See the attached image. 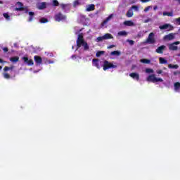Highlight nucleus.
Listing matches in <instances>:
<instances>
[{"mask_svg":"<svg viewBox=\"0 0 180 180\" xmlns=\"http://www.w3.org/2000/svg\"><path fill=\"white\" fill-rule=\"evenodd\" d=\"M112 16L113 14H111L107 18H105L101 23V26H105V25H106V23H108V22L112 19Z\"/></svg>","mask_w":180,"mask_h":180,"instance_id":"nucleus-13","label":"nucleus"},{"mask_svg":"<svg viewBox=\"0 0 180 180\" xmlns=\"http://www.w3.org/2000/svg\"><path fill=\"white\" fill-rule=\"evenodd\" d=\"M130 9H131V11L134 9L136 12H139V7L137 6H132Z\"/></svg>","mask_w":180,"mask_h":180,"instance_id":"nucleus-34","label":"nucleus"},{"mask_svg":"<svg viewBox=\"0 0 180 180\" xmlns=\"http://www.w3.org/2000/svg\"><path fill=\"white\" fill-rule=\"evenodd\" d=\"M159 63H160V64H167L168 60H167L164 58L160 57V58H159Z\"/></svg>","mask_w":180,"mask_h":180,"instance_id":"nucleus-21","label":"nucleus"},{"mask_svg":"<svg viewBox=\"0 0 180 180\" xmlns=\"http://www.w3.org/2000/svg\"><path fill=\"white\" fill-rule=\"evenodd\" d=\"M146 72H147L148 74H150V73L153 74V72H154V70L147 68V69H146Z\"/></svg>","mask_w":180,"mask_h":180,"instance_id":"nucleus-35","label":"nucleus"},{"mask_svg":"<svg viewBox=\"0 0 180 180\" xmlns=\"http://www.w3.org/2000/svg\"><path fill=\"white\" fill-rule=\"evenodd\" d=\"M103 70L106 71L108 70H110V68H113V63L108 61L103 60L102 64Z\"/></svg>","mask_w":180,"mask_h":180,"instance_id":"nucleus-4","label":"nucleus"},{"mask_svg":"<svg viewBox=\"0 0 180 180\" xmlns=\"http://www.w3.org/2000/svg\"><path fill=\"white\" fill-rule=\"evenodd\" d=\"M151 8H153V6H147V7L144 9V12H148V11H150V9H151Z\"/></svg>","mask_w":180,"mask_h":180,"instance_id":"nucleus-39","label":"nucleus"},{"mask_svg":"<svg viewBox=\"0 0 180 180\" xmlns=\"http://www.w3.org/2000/svg\"><path fill=\"white\" fill-rule=\"evenodd\" d=\"M49 22V20L47 18H42L40 19L41 23H47Z\"/></svg>","mask_w":180,"mask_h":180,"instance_id":"nucleus-31","label":"nucleus"},{"mask_svg":"<svg viewBox=\"0 0 180 180\" xmlns=\"http://www.w3.org/2000/svg\"><path fill=\"white\" fill-rule=\"evenodd\" d=\"M123 25H124V26H129V27H132L134 26V22H133V21L131 20H125L123 22Z\"/></svg>","mask_w":180,"mask_h":180,"instance_id":"nucleus-15","label":"nucleus"},{"mask_svg":"<svg viewBox=\"0 0 180 180\" xmlns=\"http://www.w3.org/2000/svg\"><path fill=\"white\" fill-rule=\"evenodd\" d=\"M146 81L155 84V82H162L164 80L161 78L155 77V75H150L147 77Z\"/></svg>","mask_w":180,"mask_h":180,"instance_id":"nucleus-2","label":"nucleus"},{"mask_svg":"<svg viewBox=\"0 0 180 180\" xmlns=\"http://www.w3.org/2000/svg\"><path fill=\"white\" fill-rule=\"evenodd\" d=\"M81 40H84V36L82 35V34H79L77 41H81Z\"/></svg>","mask_w":180,"mask_h":180,"instance_id":"nucleus-33","label":"nucleus"},{"mask_svg":"<svg viewBox=\"0 0 180 180\" xmlns=\"http://www.w3.org/2000/svg\"><path fill=\"white\" fill-rule=\"evenodd\" d=\"M134 13H133V10H131V8H130L129 10H128V11L126 13V16L127 18H132L133 17Z\"/></svg>","mask_w":180,"mask_h":180,"instance_id":"nucleus-19","label":"nucleus"},{"mask_svg":"<svg viewBox=\"0 0 180 180\" xmlns=\"http://www.w3.org/2000/svg\"><path fill=\"white\" fill-rule=\"evenodd\" d=\"M157 74H162V70H159L156 71Z\"/></svg>","mask_w":180,"mask_h":180,"instance_id":"nucleus-47","label":"nucleus"},{"mask_svg":"<svg viewBox=\"0 0 180 180\" xmlns=\"http://www.w3.org/2000/svg\"><path fill=\"white\" fill-rule=\"evenodd\" d=\"M160 30H172L174 29V27L169 24H165L163 25H160L159 27Z\"/></svg>","mask_w":180,"mask_h":180,"instance_id":"nucleus-7","label":"nucleus"},{"mask_svg":"<svg viewBox=\"0 0 180 180\" xmlns=\"http://www.w3.org/2000/svg\"><path fill=\"white\" fill-rule=\"evenodd\" d=\"M3 51H4V53H8V51H9V49H8V47H4L3 48Z\"/></svg>","mask_w":180,"mask_h":180,"instance_id":"nucleus-42","label":"nucleus"},{"mask_svg":"<svg viewBox=\"0 0 180 180\" xmlns=\"http://www.w3.org/2000/svg\"><path fill=\"white\" fill-rule=\"evenodd\" d=\"M13 67H8V66H5L4 68V72H6L7 71H9V70H13Z\"/></svg>","mask_w":180,"mask_h":180,"instance_id":"nucleus-32","label":"nucleus"},{"mask_svg":"<svg viewBox=\"0 0 180 180\" xmlns=\"http://www.w3.org/2000/svg\"><path fill=\"white\" fill-rule=\"evenodd\" d=\"M4 77L6 79H9V78H11V75L6 72L4 73Z\"/></svg>","mask_w":180,"mask_h":180,"instance_id":"nucleus-37","label":"nucleus"},{"mask_svg":"<svg viewBox=\"0 0 180 180\" xmlns=\"http://www.w3.org/2000/svg\"><path fill=\"white\" fill-rule=\"evenodd\" d=\"M71 58H72V60H74V58H77V56L76 55H72L71 56Z\"/></svg>","mask_w":180,"mask_h":180,"instance_id":"nucleus-50","label":"nucleus"},{"mask_svg":"<svg viewBox=\"0 0 180 180\" xmlns=\"http://www.w3.org/2000/svg\"><path fill=\"white\" fill-rule=\"evenodd\" d=\"M107 49H113V45H110V46H108Z\"/></svg>","mask_w":180,"mask_h":180,"instance_id":"nucleus-52","label":"nucleus"},{"mask_svg":"<svg viewBox=\"0 0 180 180\" xmlns=\"http://www.w3.org/2000/svg\"><path fill=\"white\" fill-rule=\"evenodd\" d=\"M113 68H116V66L115 65H113Z\"/></svg>","mask_w":180,"mask_h":180,"instance_id":"nucleus-58","label":"nucleus"},{"mask_svg":"<svg viewBox=\"0 0 180 180\" xmlns=\"http://www.w3.org/2000/svg\"><path fill=\"white\" fill-rule=\"evenodd\" d=\"M146 43H148V44H154V43H155V39L154 38L153 32H150L149 34L148 37L146 39Z\"/></svg>","mask_w":180,"mask_h":180,"instance_id":"nucleus-6","label":"nucleus"},{"mask_svg":"<svg viewBox=\"0 0 180 180\" xmlns=\"http://www.w3.org/2000/svg\"><path fill=\"white\" fill-rule=\"evenodd\" d=\"M34 60L37 65H40V64H41L43 63V59L41 58V57H40L39 56H34Z\"/></svg>","mask_w":180,"mask_h":180,"instance_id":"nucleus-9","label":"nucleus"},{"mask_svg":"<svg viewBox=\"0 0 180 180\" xmlns=\"http://www.w3.org/2000/svg\"><path fill=\"white\" fill-rule=\"evenodd\" d=\"M17 5H19L20 8H23V4L20 1L17 2Z\"/></svg>","mask_w":180,"mask_h":180,"instance_id":"nucleus-41","label":"nucleus"},{"mask_svg":"<svg viewBox=\"0 0 180 180\" xmlns=\"http://www.w3.org/2000/svg\"><path fill=\"white\" fill-rule=\"evenodd\" d=\"M164 70H167V68H164Z\"/></svg>","mask_w":180,"mask_h":180,"instance_id":"nucleus-59","label":"nucleus"},{"mask_svg":"<svg viewBox=\"0 0 180 180\" xmlns=\"http://www.w3.org/2000/svg\"><path fill=\"white\" fill-rule=\"evenodd\" d=\"M129 43L130 46H133V44H134V41H133V40H129Z\"/></svg>","mask_w":180,"mask_h":180,"instance_id":"nucleus-45","label":"nucleus"},{"mask_svg":"<svg viewBox=\"0 0 180 180\" xmlns=\"http://www.w3.org/2000/svg\"><path fill=\"white\" fill-rule=\"evenodd\" d=\"M164 50H165V45H162L156 49V53L158 54H162L164 53Z\"/></svg>","mask_w":180,"mask_h":180,"instance_id":"nucleus-12","label":"nucleus"},{"mask_svg":"<svg viewBox=\"0 0 180 180\" xmlns=\"http://www.w3.org/2000/svg\"><path fill=\"white\" fill-rule=\"evenodd\" d=\"M174 75H180V71H175V72H174Z\"/></svg>","mask_w":180,"mask_h":180,"instance_id":"nucleus-43","label":"nucleus"},{"mask_svg":"<svg viewBox=\"0 0 180 180\" xmlns=\"http://www.w3.org/2000/svg\"><path fill=\"white\" fill-rule=\"evenodd\" d=\"M99 59L94 58L92 60V64L94 67H96L98 70L101 68V65H99Z\"/></svg>","mask_w":180,"mask_h":180,"instance_id":"nucleus-11","label":"nucleus"},{"mask_svg":"<svg viewBox=\"0 0 180 180\" xmlns=\"http://www.w3.org/2000/svg\"><path fill=\"white\" fill-rule=\"evenodd\" d=\"M158 9V6H155L153 7V11H157Z\"/></svg>","mask_w":180,"mask_h":180,"instance_id":"nucleus-49","label":"nucleus"},{"mask_svg":"<svg viewBox=\"0 0 180 180\" xmlns=\"http://www.w3.org/2000/svg\"><path fill=\"white\" fill-rule=\"evenodd\" d=\"M113 56H120V51H114Z\"/></svg>","mask_w":180,"mask_h":180,"instance_id":"nucleus-38","label":"nucleus"},{"mask_svg":"<svg viewBox=\"0 0 180 180\" xmlns=\"http://www.w3.org/2000/svg\"><path fill=\"white\" fill-rule=\"evenodd\" d=\"M165 40H174V37L172 34H169L164 37Z\"/></svg>","mask_w":180,"mask_h":180,"instance_id":"nucleus-18","label":"nucleus"},{"mask_svg":"<svg viewBox=\"0 0 180 180\" xmlns=\"http://www.w3.org/2000/svg\"><path fill=\"white\" fill-rule=\"evenodd\" d=\"M86 11L87 12H91V11H95V4H90L86 8Z\"/></svg>","mask_w":180,"mask_h":180,"instance_id":"nucleus-17","label":"nucleus"},{"mask_svg":"<svg viewBox=\"0 0 180 180\" xmlns=\"http://www.w3.org/2000/svg\"><path fill=\"white\" fill-rule=\"evenodd\" d=\"M47 8V3L46 2H42L38 6V9L40 11L43 9H46Z\"/></svg>","mask_w":180,"mask_h":180,"instance_id":"nucleus-14","label":"nucleus"},{"mask_svg":"<svg viewBox=\"0 0 180 180\" xmlns=\"http://www.w3.org/2000/svg\"><path fill=\"white\" fill-rule=\"evenodd\" d=\"M129 77H131V78H133V79H136V81H139L140 79V75L136 72L130 73Z\"/></svg>","mask_w":180,"mask_h":180,"instance_id":"nucleus-10","label":"nucleus"},{"mask_svg":"<svg viewBox=\"0 0 180 180\" xmlns=\"http://www.w3.org/2000/svg\"><path fill=\"white\" fill-rule=\"evenodd\" d=\"M110 54V56H113V51H111Z\"/></svg>","mask_w":180,"mask_h":180,"instance_id":"nucleus-55","label":"nucleus"},{"mask_svg":"<svg viewBox=\"0 0 180 180\" xmlns=\"http://www.w3.org/2000/svg\"><path fill=\"white\" fill-rule=\"evenodd\" d=\"M61 7L63 9H64L65 8V4H61Z\"/></svg>","mask_w":180,"mask_h":180,"instance_id":"nucleus-51","label":"nucleus"},{"mask_svg":"<svg viewBox=\"0 0 180 180\" xmlns=\"http://www.w3.org/2000/svg\"><path fill=\"white\" fill-rule=\"evenodd\" d=\"M10 61H11V63H18V61H19V56L10 58Z\"/></svg>","mask_w":180,"mask_h":180,"instance_id":"nucleus-20","label":"nucleus"},{"mask_svg":"<svg viewBox=\"0 0 180 180\" xmlns=\"http://www.w3.org/2000/svg\"><path fill=\"white\" fill-rule=\"evenodd\" d=\"M180 88V83L179 82H176L174 83V89L175 91H178V89H179Z\"/></svg>","mask_w":180,"mask_h":180,"instance_id":"nucleus-29","label":"nucleus"},{"mask_svg":"<svg viewBox=\"0 0 180 180\" xmlns=\"http://www.w3.org/2000/svg\"><path fill=\"white\" fill-rule=\"evenodd\" d=\"M58 5H60V3H58V1H57V0H53V6H58Z\"/></svg>","mask_w":180,"mask_h":180,"instance_id":"nucleus-36","label":"nucleus"},{"mask_svg":"<svg viewBox=\"0 0 180 180\" xmlns=\"http://www.w3.org/2000/svg\"><path fill=\"white\" fill-rule=\"evenodd\" d=\"M103 54H105V51H98L96 53V57H101Z\"/></svg>","mask_w":180,"mask_h":180,"instance_id":"nucleus-28","label":"nucleus"},{"mask_svg":"<svg viewBox=\"0 0 180 180\" xmlns=\"http://www.w3.org/2000/svg\"><path fill=\"white\" fill-rule=\"evenodd\" d=\"M140 61L143 64H150V63H151V60L150 59H141Z\"/></svg>","mask_w":180,"mask_h":180,"instance_id":"nucleus-25","label":"nucleus"},{"mask_svg":"<svg viewBox=\"0 0 180 180\" xmlns=\"http://www.w3.org/2000/svg\"><path fill=\"white\" fill-rule=\"evenodd\" d=\"M169 49L172 51H176V50H178V46L172 43L169 44Z\"/></svg>","mask_w":180,"mask_h":180,"instance_id":"nucleus-16","label":"nucleus"},{"mask_svg":"<svg viewBox=\"0 0 180 180\" xmlns=\"http://www.w3.org/2000/svg\"><path fill=\"white\" fill-rule=\"evenodd\" d=\"M109 39H113V36L111 34L107 33L102 37H97L96 41L99 43V41H103V40H109Z\"/></svg>","mask_w":180,"mask_h":180,"instance_id":"nucleus-3","label":"nucleus"},{"mask_svg":"<svg viewBox=\"0 0 180 180\" xmlns=\"http://www.w3.org/2000/svg\"><path fill=\"white\" fill-rule=\"evenodd\" d=\"M148 22H150V19H147L145 20V23H148Z\"/></svg>","mask_w":180,"mask_h":180,"instance_id":"nucleus-53","label":"nucleus"},{"mask_svg":"<svg viewBox=\"0 0 180 180\" xmlns=\"http://www.w3.org/2000/svg\"><path fill=\"white\" fill-rule=\"evenodd\" d=\"M1 70H2V66H0V71H1Z\"/></svg>","mask_w":180,"mask_h":180,"instance_id":"nucleus-57","label":"nucleus"},{"mask_svg":"<svg viewBox=\"0 0 180 180\" xmlns=\"http://www.w3.org/2000/svg\"><path fill=\"white\" fill-rule=\"evenodd\" d=\"M76 44L77 49H80V47L83 46L85 51H88V50H89V45H88V43L84 39L76 41Z\"/></svg>","mask_w":180,"mask_h":180,"instance_id":"nucleus-1","label":"nucleus"},{"mask_svg":"<svg viewBox=\"0 0 180 180\" xmlns=\"http://www.w3.org/2000/svg\"><path fill=\"white\" fill-rule=\"evenodd\" d=\"M22 60L25 64H27L28 65H33L34 64V63L33 62V60L29 59V58L26 56L22 57Z\"/></svg>","mask_w":180,"mask_h":180,"instance_id":"nucleus-8","label":"nucleus"},{"mask_svg":"<svg viewBox=\"0 0 180 180\" xmlns=\"http://www.w3.org/2000/svg\"><path fill=\"white\" fill-rule=\"evenodd\" d=\"M168 68L178 70V68H179V66L178 65L169 64Z\"/></svg>","mask_w":180,"mask_h":180,"instance_id":"nucleus-24","label":"nucleus"},{"mask_svg":"<svg viewBox=\"0 0 180 180\" xmlns=\"http://www.w3.org/2000/svg\"><path fill=\"white\" fill-rule=\"evenodd\" d=\"M117 36H127L126 31H120L117 33Z\"/></svg>","mask_w":180,"mask_h":180,"instance_id":"nucleus-27","label":"nucleus"},{"mask_svg":"<svg viewBox=\"0 0 180 180\" xmlns=\"http://www.w3.org/2000/svg\"><path fill=\"white\" fill-rule=\"evenodd\" d=\"M2 4H4V1H0V4L2 5Z\"/></svg>","mask_w":180,"mask_h":180,"instance_id":"nucleus-56","label":"nucleus"},{"mask_svg":"<svg viewBox=\"0 0 180 180\" xmlns=\"http://www.w3.org/2000/svg\"><path fill=\"white\" fill-rule=\"evenodd\" d=\"M176 22L178 23V25H180V17L176 19Z\"/></svg>","mask_w":180,"mask_h":180,"instance_id":"nucleus-46","label":"nucleus"},{"mask_svg":"<svg viewBox=\"0 0 180 180\" xmlns=\"http://www.w3.org/2000/svg\"><path fill=\"white\" fill-rule=\"evenodd\" d=\"M24 8L23 7H19V8H15V11H24Z\"/></svg>","mask_w":180,"mask_h":180,"instance_id":"nucleus-40","label":"nucleus"},{"mask_svg":"<svg viewBox=\"0 0 180 180\" xmlns=\"http://www.w3.org/2000/svg\"><path fill=\"white\" fill-rule=\"evenodd\" d=\"M28 15H30L28 22H32V20H33V18L34 16V13H33L32 11H30L28 13Z\"/></svg>","mask_w":180,"mask_h":180,"instance_id":"nucleus-22","label":"nucleus"},{"mask_svg":"<svg viewBox=\"0 0 180 180\" xmlns=\"http://www.w3.org/2000/svg\"><path fill=\"white\" fill-rule=\"evenodd\" d=\"M150 1L151 0H141V2H142L143 4H146L147 2H150Z\"/></svg>","mask_w":180,"mask_h":180,"instance_id":"nucleus-44","label":"nucleus"},{"mask_svg":"<svg viewBox=\"0 0 180 180\" xmlns=\"http://www.w3.org/2000/svg\"><path fill=\"white\" fill-rule=\"evenodd\" d=\"M4 18H5V19H6L7 20H11V16L9 15V14L5 13L3 14Z\"/></svg>","mask_w":180,"mask_h":180,"instance_id":"nucleus-30","label":"nucleus"},{"mask_svg":"<svg viewBox=\"0 0 180 180\" xmlns=\"http://www.w3.org/2000/svg\"><path fill=\"white\" fill-rule=\"evenodd\" d=\"M163 16H170V17H172L174 16V12L171 11V12H167V11H165L163 12Z\"/></svg>","mask_w":180,"mask_h":180,"instance_id":"nucleus-23","label":"nucleus"},{"mask_svg":"<svg viewBox=\"0 0 180 180\" xmlns=\"http://www.w3.org/2000/svg\"><path fill=\"white\" fill-rule=\"evenodd\" d=\"M173 44H174V46H176V45L179 44L180 42L179 41H175V42H173Z\"/></svg>","mask_w":180,"mask_h":180,"instance_id":"nucleus-48","label":"nucleus"},{"mask_svg":"<svg viewBox=\"0 0 180 180\" xmlns=\"http://www.w3.org/2000/svg\"><path fill=\"white\" fill-rule=\"evenodd\" d=\"M79 5H81V3L79 0H76L73 2V7L77 8V6H79Z\"/></svg>","mask_w":180,"mask_h":180,"instance_id":"nucleus-26","label":"nucleus"},{"mask_svg":"<svg viewBox=\"0 0 180 180\" xmlns=\"http://www.w3.org/2000/svg\"><path fill=\"white\" fill-rule=\"evenodd\" d=\"M54 19L56 22H61V20H65V19H67V17L61 13H58L55 15Z\"/></svg>","mask_w":180,"mask_h":180,"instance_id":"nucleus-5","label":"nucleus"},{"mask_svg":"<svg viewBox=\"0 0 180 180\" xmlns=\"http://www.w3.org/2000/svg\"><path fill=\"white\" fill-rule=\"evenodd\" d=\"M6 63V61H4V60L0 59V63Z\"/></svg>","mask_w":180,"mask_h":180,"instance_id":"nucleus-54","label":"nucleus"}]
</instances>
